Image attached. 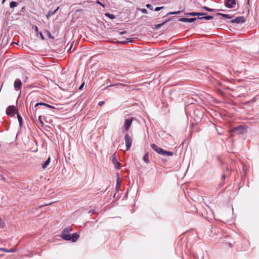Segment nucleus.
<instances>
[{
	"mask_svg": "<svg viewBox=\"0 0 259 259\" xmlns=\"http://www.w3.org/2000/svg\"><path fill=\"white\" fill-rule=\"evenodd\" d=\"M15 251H16V250L15 249H10L8 250V252H14Z\"/></svg>",
	"mask_w": 259,
	"mask_h": 259,
	"instance_id": "36",
	"label": "nucleus"
},
{
	"mask_svg": "<svg viewBox=\"0 0 259 259\" xmlns=\"http://www.w3.org/2000/svg\"><path fill=\"white\" fill-rule=\"evenodd\" d=\"M245 21V19L243 16H239L230 21L232 23L241 24Z\"/></svg>",
	"mask_w": 259,
	"mask_h": 259,
	"instance_id": "3",
	"label": "nucleus"
},
{
	"mask_svg": "<svg viewBox=\"0 0 259 259\" xmlns=\"http://www.w3.org/2000/svg\"><path fill=\"white\" fill-rule=\"evenodd\" d=\"M54 202H51V203H49L48 204H44V205H41L39 206V208H41V207H43L44 206H48V205H49L52 203H53Z\"/></svg>",
	"mask_w": 259,
	"mask_h": 259,
	"instance_id": "34",
	"label": "nucleus"
},
{
	"mask_svg": "<svg viewBox=\"0 0 259 259\" xmlns=\"http://www.w3.org/2000/svg\"><path fill=\"white\" fill-rule=\"evenodd\" d=\"M39 34H40V37H41V38H42V39H44V36H43V34H42V32H39Z\"/></svg>",
	"mask_w": 259,
	"mask_h": 259,
	"instance_id": "43",
	"label": "nucleus"
},
{
	"mask_svg": "<svg viewBox=\"0 0 259 259\" xmlns=\"http://www.w3.org/2000/svg\"><path fill=\"white\" fill-rule=\"evenodd\" d=\"M18 5V3L16 2H12L10 3V7L11 8H14L16 7H17Z\"/></svg>",
	"mask_w": 259,
	"mask_h": 259,
	"instance_id": "23",
	"label": "nucleus"
},
{
	"mask_svg": "<svg viewBox=\"0 0 259 259\" xmlns=\"http://www.w3.org/2000/svg\"><path fill=\"white\" fill-rule=\"evenodd\" d=\"M22 82L20 79H17L14 82V87L16 90H18L21 87Z\"/></svg>",
	"mask_w": 259,
	"mask_h": 259,
	"instance_id": "11",
	"label": "nucleus"
},
{
	"mask_svg": "<svg viewBox=\"0 0 259 259\" xmlns=\"http://www.w3.org/2000/svg\"><path fill=\"white\" fill-rule=\"evenodd\" d=\"M41 117H42V116L41 115L39 116V117H38V120L40 122V123H41V124L42 125H44V123L43 121L41 120Z\"/></svg>",
	"mask_w": 259,
	"mask_h": 259,
	"instance_id": "30",
	"label": "nucleus"
},
{
	"mask_svg": "<svg viewBox=\"0 0 259 259\" xmlns=\"http://www.w3.org/2000/svg\"><path fill=\"white\" fill-rule=\"evenodd\" d=\"M116 188L117 191H119L120 188V178H118L116 180Z\"/></svg>",
	"mask_w": 259,
	"mask_h": 259,
	"instance_id": "22",
	"label": "nucleus"
},
{
	"mask_svg": "<svg viewBox=\"0 0 259 259\" xmlns=\"http://www.w3.org/2000/svg\"><path fill=\"white\" fill-rule=\"evenodd\" d=\"M35 29L36 32H38V27L36 26H35Z\"/></svg>",
	"mask_w": 259,
	"mask_h": 259,
	"instance_id": "44",
	"label": "nucleus"
},
{
	"mask_svg": "<svg viewBox=\"0 0 259 259\" xmlns=\"http://www.w3.org/2000/svg\"><path fill=\"white\" fill-rule=\"evenodd\" d=\"M0 250L6 252H8V249L6 248L0 247Z\"/></svg>",
	"mask_w": 259,
	"mask_h": 259,
	"instance_id": "32",
	"label": "nucleus"
},
{
	"mask_svg": "<svg viewBox=\"0 0 259 259\" xmlns=\"http://www.w3.org/2000/svg\"><path fill=\"white\" fill-rule=\"evenodd\" d=\"M96 3H97V4H98L100 5H101V6H102L103 8H104V7H105V5H104L103 3H102L101 2H100V1H97L96 2Z\"/></svg>",
	"mask_w": 259,
	"mask_h": 259,
	"instance_id": "35",
	"label": "nucleus"
},
{
	"mask_svg": "<svg viewBox=\"0 0 259 259\" xmlns=\"http://www.w3.org/2000/svg\"><path fill=\"white\" fill-rule=\"evenodd\" d=\"M218 134H219V135H222V133H221V132H219V131H218Z\"/></svg>",
	"mask_w": 259,
	"mask_h": 259,
	"instance_id": "45",
	"label": "nucleus"
},
{
	"mask_svg": "<svg viewBox=\"0 0 259 259\" xmlns=\"http://www.w3.org/2000/svg\"><path fill=\"white\" fill-rule=\"evenodd\" d=\"M227 169V171H230V170L228 168H227V169Z\"/></svg>",
	"mask_w": 259,
	"mask_h": 259,
	"instance_id": "48",
	"label": "nucleus"
},
{
	"mask_svg": "<svg viewBox=\"0 0 259 259\" xmlns=\"http://www.w3.org/2000/svg\"><path fill=\"white\" fill-rule=\"evenodd\" d=\"M15 107L14 106H9L6 109V114L11 115L12 114H15Z\"/></svg>",
	"mask_w": 259,
	"mask_h": 259,
	"instance_id": "9",
	"label": "nucleus"
},
{
	"mask_svg": "<svg viewBox=\"0 0 259 259\" xmlns=\"http://www.w3.org/2000/svg\"><path fill=\"white\" fill-rule=\"evenodd\" d=\"M71 231L72 228L70 227L64 228L61 234V238L66 241H71L72 242H76L78 239L79 235L76 233H73L70 235V232Z\"/></svg>",
	"mask_w": 259,
	"mask_h": 259,
	"instance_id": "1",
	"label": "nucleus"
},
{
	"mask_svg": "<svg viewBox=\"0 0 259 259\" xmlns=\"http://www.w3.org/2000/svg\"><path fill=\"white\" fill-rule=\"evenodd\" d=\"M172 19V18H170V19H167V20L163 22L162 23H160V24H156L154 25V28L155 29H157L158 28H159L160 27H161L162 26H163L164 24H165V23H166L167 22L170 21Z\"/></svg>",
	"mask_w": 259,
	"mask_h": 259,
	"instance_id": "14",
	"label": "nucleus"
},
{
	"mask_svg": "<svg viewBox=\"0 0 259 259\" xmlns=\"http://www.w3.org/2000/svg\"><path fill=\"white\" fill-rule=\"evenodd\" d=\"M104 104V102L103 101H100L98 103V105L100 106H102Z\"/></svg>",
	"mask_w": 259,
	"mask_h": 259,
	"instance_id": "37",
	"label": "nucleus"
},
{
	"mask_svg": "<svg viewBox=\"0 0 259 259\" xmlns=\"http://www.w3.org/2000/svg\"><path fill=\"white\" fill-rule=\"evenodd\" d=\"M180 13H181L180 11H178L177 12H169L167 15H169L179 14Z\"/></svg>",
	"mask_w": 259,
	"mask_h": 259,
	"instance_id": "26",
	"label": "nucleus"
},
{
	"mask_svg": "<svg viewBox=\"0 0 259 259\" xmlns=\"http://www.w3.org/2000/svg\"><path fill=\"white\" fill-rule=\"evenodd\" d=\"M105 16L110 18L111 19H113L115 18V15L113 14H111L110 13H106Z\"/></svg>",
	"mask_w": 259,
	"mask_h": 259,
	"instance_id": "24",
	"label": "nucleus"
},
{
	"mask_svg": "<svg viewBox=\"0 0 259 259\" xmlns=\"http://www.w3.org/2000/svg\"><path fill=\"white\" fill-rule=\"evenodd\" d=\"M203 9L205 10V11H208V12H216L218 10L217 9H211L207 7L204 6L202 8Z\"/></svg>",
	"mask_w": 259,
	"mask_h": 259,
	"instance_id": "16",
	"label": "nucleus"
},
{
	"mask_svg": "<svg viewBox=\"0 0 259 259\" xmlns=\"http://www.w3.org/2000/svg\"><path fill=\"white\" fill-rule=\"evenodd\" d=\"M71 46H72V45ZM71 46L70 47L69 50L71 49Z\"/></svg>",
	"mask_w": 259,
	"mask_h": 259,
	"instance_id": "50",
	"label": "nucleus"
},
{
	"mask_svg": "<svg viewBox=\"0 0 259 259\" xmlns=\"http://www.w3.org/2000/svg\"><path fill=\"white\" fill-rule=\"evenodd\" d=\"M17 115L19 121V125L20 126H21L22 125V118L19 113H17Z\"/></svg>",
	"mask_w": 259,
	"mask_h": 259,
	"instance_id": "19",
	"label": "nucleus"
},
{
	"mask_svg": "<svg viewBox=\"0 0 259 259\" xmlns=\"http://www.w3.org/2000/svg\"><path fill=\"white\" fill-rule=\"evenodd\" d=\"M222 16L224 18H226V19H230V18H232V17L230 15H227V14H223V15H222Z\"/></svg>",
	"mask_w": 259,
	"mask_h": 259,
	"instance_id": "27",
	"label": "nucleus"
},
{
	"mask_svg": "<svg viewBox=\"0 0 259 259\" xmlns=\"http://www.w3.org/2000/svg\"><path fill=\"white\" fill-rule=\"evenodd\" d=\"M112 161L116 169H119L120 168V164L118 161L115 153L113 156Z\"/></svg>",
	"mask_w": 259,
	"mask_h": 259,
	"instance_id": "6",
	"label": "nucleus"
},
{
	"mask_svg": "<svg viewBox=\"0 0 259 259\" xmlns=\"http://www.w3.org/2000/svg\"><path fill=\"white\" fill-rule=\"evenodd\" d=\"M133 118H128L125 120L124 123V128L126 131H128L130 127L132 124Z\"/></svg>",
	"mask_w": 259,
	"mask_h": 259,
	"instance_id": "7",
	"label": "nucleus"
},
{
	"mask_svg": "<svg viewBox=\"0 0 259 259\" xmlns=\"http://www.w3.org/2000/svg\"><path fill=\"white\" fill-rule=\"evenodd\" d=\"M5 1V0H3V3H4Z\"/></svg>",
	"mask_w": 259,
	"mask_h": 259,
	"instance_id": "51",
	"label": "nucleus"
},
{
	"mask_svg": "<svg viewBox=\"0 0 259 259\" xmlns=\"http://www.w3.org/2000/svg\"><path fill=\"white\" fill-rule=\"evenodd\" d=\"M225 177H226L225 175H222V178H225Z\"/></svg>",
	"mask_w": 259,
	"mask_h": 259,
	"instance_id": "47",
	"label": "nucleus"
},
{
	"mask_svg": "<svg viewBox=\"0 0 259 259\" xmlns=\"http://www.w3.org/2000/svg\"><path fill=\"white\" fill-rule=\"evenodd\" d=\"M46 106L50 109H55V107L52 106V105H50L49 104H46V103H41V102H40V103H36L35 105V107H37V106Z\"/></svg>",
	"mask_w": 259,
	"mask_h": 259,
	"instance_id": "13",
	"label": "nucleus"
},
{
	"mask_svg": "<svg viewBox=\"0 0 259 259\" xmlns=\"http://www.w3.org/2000/svg\"><path fill=\"white\" fill-rule=\"evenodd\" d=\"M143 159L144 162H145L146 163H148L149 162V154L148 153H146L145 154Z\"/></svg>",
	"mask_w": 259,
	"mask_h": 259,
	"instance_id": "21",
	"label": "nucleus"
},
{
	"mask_svg": "<svg viewBox=\"0 0 259 259\" xmlns=\"http://www.w3.org/2000/svg\"><path fill=\"white\" fill-rule=\"evenodd\" d=\"M48 34L50 36V38H54V37L52 36L51 34V33L50 32H49V31H48Z\"/></svg>",
	"mask_w": 259,
	"mask_h": 259,
	"instance_id": "42",
	"label": "nucleus"
},
{
	"mask_svg": "<svg viewBox=\"0 0 259 259\" xmlns=\"http://www.w3.org/2000/svg\"><path fill=\"white\" fill-rule=\"evenodd\" d=\"M124 140L125 142L126 150H128L132 145L133 141L132 138L128 134H126L124 136Z\"/></svg>",
	"mask_w": 259,
	"mask_h": 259,
	"instance_id": "2",
	"label": "nucleus"
},
{
	"mask_svg": "<svg viewBox=\"0 0 259 259\" xmlns=\"http://www.w3.org/2000/svg\"><path fill=\"white\" fill-rule=\"evenodd\" d=\"M4 225V222L2 219L0 218V227H3Z\"/></svg>",
	"mask_w": 259,
	"mask_h": 259,
	"instance_id": "38",
	"label": "nucleus"
},
{
	"mask_svg": "<svg viewBox=\"0 0 259 259\" xmlns=\"http://www.w3.org/2000/svg\"><path fill=\"white\" fill-rule=\"evenodd\" d=\"M126 33V31H121V32H119V34L122 35V34H125Z\"/></svg>",
	"mask_w": 259,
	"mask_h": 259,
	"instance_id": "41",
	"label": "nucleus"
},
{
	"mask_svg": "<svg viewBox=\"0 0 259 259\" xmlns=\"http://www.w3.org/2000/svg\"><path fill=\"white\" fill-rule=\"evenodd\" d=\"M164 8V7H156L155 9V11H160V10L162 9L163 8Z\"/></svg>",
	"mask_w": 259,
	"mask_h": 259,
	"instance_id": "28",
	"label": "nucleus"
},
{
	"mask_svg": "<svg viewBox=\"0 0 259 259\" xmlns=\"http://www.w3.org/2000/svg\"><path fill=\"white\" fill-rule=\"evenodd\" d=\"M132 40L131 38H127L126 41H122V43L125 44V43H127V42H132Z\"/></svg>",
	"mask_w": 259,
	"mask_h": 259,
	"instance_id": "31",
	"label": "nucleus"
},
{
	"mask_svg": "<svg viewBox=\"0 0 259 259\" xmlns=\"http://www.w3.org/2000/svg\"><path fill=\"white\" fill-rule=\"evenodd\" d=\"M84 83H82L80 85V87H79V90H81L82 89V88L84 86Z\"/></svg>",
	"mask_w": 259,
	"mask_h": 259,
	"instance_id": "40",
	"label": "nucleus"
},
{
	"mask_svg": "<svg viewBox=\"0 0 259 259\" xmlns=\"http://www.w3.org/2000/svg\"><path fill=\"white\" fill-rule=\"evenodd\" d=\"M212 18H213V17L211 16H205L197 18L198 19H205V20H210Z\"/></svg>",
	"mask_w": 259,
	"mask_h": 259,
	"instance_id": "18",
	"label": "nucleus"
},
{
	"mask_svg": "<svg viewBox=\"0 0 259 259\" xmlns=\"http://www.w3.org/2000/svg\"><path fill=\"white\" fill-rule=\"evenodd\" d=\"M185 15H187V16H204V15H207V14L205 13L191 12V13H186Z\"/></svg>",
	"mask_w": 259,
	"mask_h": 259,
	"instance_id": "12",
	"label": "nucleus"
},
{
	"mask_svg": "<svg viewBox=\"0 0 259 259\" xmlns=\"http://www.w3.org/2000/svg\"><path fill=\"white\" fill-rule=\"evenodd\" d=\"M222 15H223V14L221 13H217V15H221V16H222Z\"/></svg>",
	"mask_w": 259,
	"mask_h": 259,
	"instance_id": "46",
	"label": "nucleus"
},
{
	"mask_svg": "<svg viewBox=\"0 0 259 259\" xmlns=\"http://www.w3.org/2000/svg\"><path fill=\"white\" fill-rule=\"evenodd\" d=\"M146 7L148 9H149L151 10H153V6L150 4H147L146 5Z\"/></svg>",
	"mask_w": 259,
	"mask_h": 259,
	"instance_id": "29",
	"label": "nucleus"
},
{
	"mask_svg": "<svg viewBox=\"0 0 259 259\" xmlns=\"http://www.w3.org/2000/svg\"><path fill=\"white\" fill-rule=\"evenodd\" d=\"M247 4L249 5V0H247Z\"/></svg>",
	"mask_w": 259,
	"mask_h": 259,
	"instance_id": "49",
	"label": "nucleus"
},
{
	"mask_svg": "<svg viewBox=\"0 0 259 259\" xmlns=\"http://www.w3.org/2000/svg\"><path fill=\"white\" fill-rule=\"evenodd\" d=\"M236 2L235 0H225V6L229 9L234 8V5H236Z\"/></svg>",
	"mask_w": 259,
	"mask_h": 259,
	"instance_id": "4",
	"label": "nucleus"
},
{
	"mask_svg": "<svg viewBox=\"0 0 259 259\" xmlns=\"http://www.w3.org/2000/svg\"><path fill=\"white\" fill-rule=\"evenodd\" d=\"M234 130L238 131V134L240 135H242L246 133V128L242 126H238L235 128Z\"/></svg>",
	"mask_w": 259,
	"mask_h": 259,
	"instance_id": "10",
	"label": "nucleus"
},
{
	"mask_svg": "<svg viewBox=\"0 0 259 259\" xmlns=\"http://www.w3.org/2000/svg\"><path fill=\"white\" fill-rule=\"evenodd\" d=\"M50 157H49L48 159L42 164V168L45 169H46L48 166L49 165V163H50Z\"/></svg>",
	"mask_w": 259,
	"mask_h": 259,
	"instance_id": "15",
	"label": "nucleus"
},
{
	"mask_svg": "<svg viewBox=\"0 0 259 259\" xmlns=\"http://www.w3.org/2000/svg\"><path fill=\"white\" fill-rule=\"evenodd\" d=\"M59 9V7H58V8L55 10L53 12H51V11H49L48 14L46 15V17L48 19H49V18L52 15H54L56 12Z\"/></svg>",
	"mask_w": 259,
	"mask_h": 259,
	"instance_id": "20",
	"label": "nucleus"
},
{
	"mask_svg": "<svg viewBox=\"0 0 259 259\" xmlns=\"http://www.w3.org/2000/svg\"><path fill=\"white\" fill-rule=\"evenodd\" d=\"M115 85V84H113V85H108L106 87H105L104 90L109 88V87H112V86H114ZM116 85H120V86H121V87H124L125 85L124 84H123V83H118L117 84H116Z\"/></svg>",
	"mask_w": 259,
	"mask_h": 259,
	"instance_id": "25",
	"label": "nucleus"
},
{
	"mask_svg": "<svg viewBox=\"0 0 259 259\" xmlns=\"http://www.w3.org/2000/svg\"><path fill=\"white\" fill-rule=\"evenodd\" d=\"M141 12L143 13V14H147V10L146 9H142L141 10Z\"/></svg>",
	"mask_w": 259,
	"mask_h": 259,
	"instance_id": "33",
	"label": "nucleus"
},
{
	"mask_svg": "<svg viewBox=\"0 0 259 259\" xmlns=\"http://www.w3.org/2000/svg\"><path fill=\"white\" fill-rule=\"evenodd\" d=\"M197 19V18H181L179 19V21L181 22H193L195 21H196Z\"/></svg>",
	"mask_w": 259,
	"mask_h": 259,
	"instance_id": "8",
	"label": "nucleus"
},
{
	"mask_svg": "<svg viewBox=\"0 0 259 259\" xmlns=\"http://www.w3.org/2000/svg\"><path fill=\"white\" fill-rule=\"evenodd\" d=\"M152 149L154 150L157 153L162 155L163 152V149L160 147L157 146L155 144H152L151 145Z\"/></svg>",
	"mask_w": 259,
	"mask_h": 259,
	"instance_id": "5",
	"label": "nucleus"
},
{
	"mask_svg": "<svg viewBox=\"0 0 259 259\" xmlns=\"http://www.w3.org/2000/svg\"><path fill=\"white\" fill-rule=\"evenodd\" d=\"M96 212V210L95 209H91L89 211V213H95Z\"/></svg>",
	"mask_w": 259,
	"mask_h": 259,
	"instance_id": "39",
	"label": "nucleus"
},
{
	"mask_svg": "<svg viewBox=\"0 0 259 259\" xmlns=\"http://www.w3.org/2000/svg\"><path fill=\"white\" fill-rule=\"evenodd\" d=\"M173 152H171V151H166V150H163V152H162V155H165L166 156H172L173 155Z\"/></svg>",
	"mask_w": 259,
	"mask_h": 259,
	"instance_id": "17",
	"label": "nucleus"
}]
</instances>
